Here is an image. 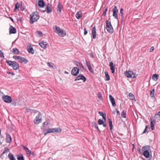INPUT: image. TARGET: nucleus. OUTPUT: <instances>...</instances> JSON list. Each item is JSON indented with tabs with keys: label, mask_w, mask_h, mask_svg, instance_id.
<instances>
[{
	"label": "nucleus",
	"mask_w": 160,
	"mask_h": 160,
	"mask_svg": "<svg viewBox=\"0 0 160 160\" xmlns=\"http://www.w3.org/2000/svg\"><path fill=\"white\" fill-rule=\"evenodd\" d=\"M39 16L38 12H35L32 13L30 15V23L33 24L37 21L39 18Z\"/></svg>",
	"instance_id": "1"
},
{
	"label": "nucleus",
	"mask_w": 160,
	"mask_h": 160,
	"mask_svg": "<svg viewBox=\"0 0 160 160\" xmlns=\"http://www.w3.org/2000/svg\"><path fill=\"white\" fill-rule=\"evenodd\" d=\"M54 31L58 35L61 37H64L65 36L66 33L63 30L61 29L59 27L55 26L53 28Z\"/></svg>",
	"instance_id": "2"
},
{
	"label": "nucleus",
	"mask_w": 160,
	"mask_h": 160,
	"mask_svg": "<svg viewBox=\"0 0 160 160\" xmlns=\"http://www.w3.org/2000/svg\"><path fill=\"white\" fill-rule=\"evenodd\" d=\"M150 147L149 146H143L142 148V151L143 152L142 155H144L146 158H148L150 156L149 150H150Z\"/></svg>",
	"instance_id": "3"
},
{
	"label": "nucleus",
	"mask_w": 160,
	"mask_h": 160,
	"mask_svg": "<svg viewBox=\"0 0 160 160\" xmlns=\"http://www.w3.org/2000/svg\"><path fill=\"white\" fill-rule=\"evenodd\" d=\"M6 62L9 66L12 67L14 70H17L19 68V66L18 63L15 61H12L7 60Z\"/></svg>",
	"instance_id": "4"
},
{
	"label": "nucleus",
	"mask_w": 160,
	"mask_h": 160,
	"mask_svg": "<svg viewBox=\"0 0 160 160\" xmlns=\"http://www.w3.org/2000/svg\"><path fill=\"white\" fill-rule=\"evenodd\" d=\"M61 131L62 129L60 128H50L46 132L44 133V134L45 136L48 133L61 132Z\"/></svg>",
	"instance_id": "5"
},
{
	"label": "nucleus",
	"mask_w": 160,
	"mask_h": 160,
	"mask_svg": "<svg viewBox=\"0 0 160 160\" xmlns=\"http://www.w3.org/2000/svg\"><path fill=\"white\" fill-rule=\"evenodd\" d=\"M125 75L128 78H134L137 76V74L131 71H126L124 73Z\"/></svg>",
	"instance_id": "6"
},
{
	"label": "nucleus",
	"mask_w": 160,
	"mask_h": 160,
	"mask_svg": "<svg viewBox=\"0 0 160 160\" xmlns=\"http://www.w3.org/2000/svg\"><path fill=\"white\" fill-rule=\"evenodd\" d=\"M106 28L108 32L110 33L113 32V29L111 22L107 20H106Z\"/></svg>",
	"instance_id": "7"
},
{
	"label": "nucleus",
	"mask_w": 160,
	"mask_h": 160,
	"mask_svg": "<svg viewBox=\"0 0 160 160\" xmlns=\"http://www.w3.org/2000/svg\"><path fill=\"white\" fill-rule=\"evenodd\" d=\"M2 99L4 102L7 103H10L12 100L11 97L8 95H4L2 97Z\"/></svg>",
	"instance_id": "8"
},
{
	"label": "nucleus",
	"mask_w": 160,
	"mask_h": 160,
	"mask_svg": "<svg viewBox=\"0 0 160 160\" xmlns=\"http://www.w3.org/2000/svg\"><path fill=\"white\" fill-rule=\"evenodd\" d=\"M41 114L39 112L38 115L36 116L34 120V123L35 124L40 123L42 122V118L41 117Z\"/></svg>",
	"instance_id": "9"
},
{
	"label": "nucleus",
	"mask_w": 160,
	"mask_h": 160,
	"mask_svg": "<svg viewBox=\"0 0 160 160\" xmlns=\"http://www.w3.org/2000/svg\"><path fill=\"white\" fill-rule=\"evenodd\" d=\"M113 14L112 15L115 17V18L117 20L118 19V9L117 6H115L112 9Z\"/></svg>",
	"instance_id": "10"
},
{
	"label": "nucleus",
	"mask_w": 160,
	"mask_h": 160,
	"mask_svg": "<svg viewBox=\"0 0 160 160\" xmlns=\"http://www.w3.org/2000/svg\"><path fill=\"white\" fill-rule=\"evenodd\" d=\"M79 70L78 68L76 67H74L71 71V74L73 76H76L79 73Z\"/></svg>",
	"instance_id": "11"
},
{
	"label": "nucleus",
	"mask_w": 160,
	"mask_h": 160,
	"mask_svg": "<svg viewBox=\"0 0 160 160\" xmlns=\"http://www.w3.org/2000/svg\"><path fill=\"white\" fill-rule=\"evenodd\" d=\"M156 120L152 119V118L150 119V125L151 129L153 130L154 129V125L156 123Z\"/></svg>",
	"instance_id": "12"
},
{
	"label": "nucleus",
	"mask_w": 160,
	"mask_h": 160,
	"mask_svg": "<svg viewBox=\"0 0 160 160\" xmlns=\"http://www.w3.org/2000/svg\"><path fill=\"white\" fill-rule=\"evenodd\" d=\"M109 98L110 101L112 103V106L113 107H115L116 106V104L115 103V102L114 98L111 95H109Z\"/></svg>",
	"instance_id": "13"
},
{
	"label": "nucleus",
	"mask_w": 160,
	"mask_h": 160,
	"mask_svg": "<svg viewBox=\"0 0 160 160\" xmlns=\"http://www.w3.org/2000/svg\"><path fill=\"white\" fill-rule=\"evenodd\" d=\"M39 44L42 48L45 49L47 48V46L48 45V44L46 42H44V41H42L39 42Z\"/></svg>",
	"instance_id": "14"
},
{
	"label": "nucleus",
	"mask_w": 160,
	"mask_h": 160,
	"mask_svg": "<svg viewBox=\"0 0 160 160\" xmlns=\"http://www.w3.org/2000/svg\"><path fill=\"white\" fill-rule=\"evenodd\" d=\"M9 33H10L15 34L16 33V28L12 26H11L9 28Z\"/></svg>",
	"instance_id": "15"
},
{
	"label": "nucleus",
	"mask_w": 160,
	"mask_h": 160,
	"mask_svg": "<svg viewBox=\"0 0 160 160\" xmlns=\"http://www.w3.org/2000/svg\"><path fill=\"white\" fill-rule=\"evenodd\" d=\"M109 66L110 69L112 73H114L115 72V66L114 65L113 63L111 62H109Z\"/></svg>",
	"instance_id": "16"
},
{
	"label": "nucleus",
	"mask_w": 160,
	"mask_h": 160,
	"mask_svg": "<svg viewBox=\"0 0 160 160\" xmlns=\"http://www.w3.org/2000/svg\"><path fill=\"white\" fill-rule=\"evenodd\" d=\"M63 8L60 2H58V7L57 9V12L60 13L61 12V10Z\"/></svg>",
	"instance_id": "17"
},
{
	"label": "nucleus",
	"mask_w": 160,
	"mask_h": 160,
	"mask_svg": "<svg viewBox=\"0 0 160 160\" xmlns=\"http://www.w3.org/2000/svg\"><path fill=\"white\" fill-rule=\"evenodd\" d=\"M38 5L40 7L43 8L45 5V3L43 0H39L38 2Z\"/></svg>",
	"instance_id": "18"
},
{
	"label": "nucleus",
	"mask_w": 160,
	"mask_h": 160,
	"mask_svg": "<svg viewBox=\"0 0 160 160\" xmlns=\"http://www.w3.org/2000/svg\"><path fill=\"white\" fill-rule=\"evenodd\" d=\"M92 35L93 38V39H95L96 38V29L95 26H94L92 28Z\"/></svg>",
	"instance_id": "19"
},
{
	"label": "nucleus",
	"mask_w": 160,
	"mask_h": 160,
	"mask_svg": "<svg viewBox=\"0 0 160 160\" xmlns=\"http://www.w3.org/2000/svg\"><path fill=\"white\" fill-rule=\"evenodd\" d=\"M87 65L88 67V68L90 71V72L92 74L94 73V72L92 68V67L91 66L90 64L89 63L86 62Z\"/></svg>",
	"instance_id": "20"
},
{
	"label": "nucleus",
	"mask_w": 160,
	"mask_h": 160,
	"mask_svg": "<svg viewBox=\"0 0 160 160\" xmlns=\"http://www.w3.org/2000/svg\"><path fill=\"white\" fill-rule=\"evenodd\" d=\"M6 140L7 143H10L12 142V138L9 134H7L6 135Z\"/></svg>",
	"instance_id": "21"
},
{
	"label": "nucleus",
	"mask_w": 160,
	"mask_h": 160,
	"mask_svg": "<svg viewBox=\"0 0 160 160\" xmlns=\"http://www.w3.org/2000/svg\"><path fill=\"white\" fill-rule=\"evenodd\" d=\"M19 62L21 63L24 62L25 63H26L28 62V61L25 58L20 56Z\"/></svg>",
	"instance_id": "22"
},
{
	"label": "nucleus",
	"mask_w": 160,
	"mask_h": 160,
	"mask_svg": "<svg viewBox=\"0 0 160 160\" xmlns=\"http://www.w3.org/2000/svg\"><path fill=\"white\" fill-rule=\"evenodd\" d=\"M98 113L100 116L103 117L104 120V121H106V115L105 113L102 112H99Z\"/></svg>",
	"instance_id": "23"
},
{
	"label": "nucleus",
	"mask_w": 160,
	"mask_h": 160,
	"mask_svg": "<svg viewBox=\"0 0 160 160\" xmlns=\"http://www.w3.org/2000/svg\"><path fill=\"white\" fill-rule=\"evenodd\" d=\"M108 122L109 124V126L110 128V130L111 132L112 128V121L111 119L109 118L108 119Z\"/></svg>",
	"instance_id": "24"
},
{
	"label": "nucleus",
	"mask_w": 160,
	"mask_h": 160,
	"mask_svg": "<svg viewBox=\"0 0 160 160\" xmlns=\"http://www.w3.org/2000/svg\"><path fill=\"white\" fill-rule=\"evenodd\" d=\"M12 52L13 53L16 54H19V50L16 48H14L13 49Z\"/></svg>",
	"instance_id": "25"
},
{
	"label": "nucleus",
	"mask_w": 160,
	"mask_h": 160,
	"mask_svg": "<svg viewBox=\"0 0 160 160\" xmlns=\"http://www.w3.org/2000/svg\"><path fill=\"white\" fill-rule=\"evenodd\" d=\"M27 49L29 53H31L32 54H33L34 53V51L32 47H30L29 48H28Z\"/></svg>",
	"instance_id": "26"
},
{
	"label": "nucleus",
	"mask_w": 160,
	"mask_h": 160,
	"mask_svg": "<svg viewBox=\"0 0 160 160\" xmlns=\"http://www.w3.org/2000/svg\"><path fill=\"white\" fill-rule=\"evenodd\" d=\"M104 73L105 75V78L106 80L107 81H109L110 80V77L108 75V72L106 71L104 72Z\"/></svg>",
	"instance_id": "27"
},
{
	"label": "nucleus",
	"mask_w": 160,
	"mask_h": 160,
	"mask_svg": "<svg viewBox=\"0 0 160 160\" xmlns=\"http://www.w3.org/2000/svg\"><path fill=\"white\" fill-rule=\"evenodd\" d=\"M92 126L94 127H95V128H96L97 129V130L98 131V132L99 133H100L101 131L100 130V129H99L97 125V123L95 122H93L92 123Z\"/></svg>",
	"instance_id": "28"
},
{
	"label": "nucleus",
	"mask_w": 160,
	"mask_h": 160,
	"mask_svg": "<svg viewBox=\"0 0 160 160\" xmlns=\"http://www.w3.org/2000/svg\"><path fill=\"white\" fill-rule=\"evenodd\" d=\"M8 157L9 159H10V160H15V158L13 155L11 153H9L8 154Z\"/></svg>",
	"instance_id": "29"
},
{
	"label": "nucleus",
	"mask_w": 160,
	"mask_h": 160,
	"mask_svg": "<svg viewBox=\"0 0 160 160\" xmlns=\"http://www.w3.org/2000/svg\"><path fill=\"white\" fill-rule=\"evenodd\" d=\"M159 76L157 74H153L152 76V79L154 81H156L157 80Z\"/></svg>",
	"instance_id": "30"
},
{
	"label": "nucleus",
	"mask_w": 160,
	"mask_h": 160,
	"mask_svg": "<svg viewBox=\"0 0 160 160\" xmlns=\"http://www.w3.org/2000/svg\"><path fill=\"white\" fill-rule=\"evenodd\" d=\"M23 149L26 151L27 154H29V153H31V151L29 150L28 148L24 146H23Z\"/></svg>",
	"instance_id": "31"
},
{
	"label": "nucleus",
	"mask_w": 160,
	"mask_h": 160,
	"mask_svg": "<svg viewBox=\"0 0 160 160\" xmlns=\"http://www.w3.org/2000/svg\"><path fill=\"white\" fill-rule=\"evenodd\" d=\"M17 159L18 160H24V157L22 154L17 156Z\"/></svg>",
	"instance_id": "32"
},
{
	"label": "nucleus",
	"mask_w": 160,
	"mask_h": 160,
	"mask_svg": "<svg viewBox=\"0 0 160 160\" xmlns=\"http://www.w3.org/2000/svg\"><path fill=\"white\" fill-rule=\"evenodd\" d=\"M126 112L123 110L121 113V117L123 118H125L126 117Z\"/></svg>",
	"instance_id": "33"
},
{
	"label": "nucleus",
	"mask_w": 160,
	"mask_h": 160,
	"mask_svg": "<svg viewBox=\"0 0 160 160\" xmlns=\"http://www.w3.org/2000/svg\"><path fill=\"white\" fill-rule=\"evenodd\" d=\"M52 11V8L51 7H47L46 12L48 13H51Z\"/></svg>",
	"instance_id": "34"
},
{
	"label": "nucleus",
	"mask_w": 160,
	"mask_h": 160,
	"mask_svg": "<svg viewBox=\"0 0 160 160\" xmlns=\"http://www.w3.org/2000/svg\"><path fill=\"white\" fill-rule=\"evenodd\" d=\"M81 80H83L84 82H85L87 80V79L82 74H81Z\"/></svg>",
	"instance_id": "35"
},
{
	"label": "nucleus",
	"mask_w": 160,
	"mask_h": 160,
	"mask_svg": "<svg viewBox=\"0 0 160 160\" xmlns=\"http://www.w3.org/2000/svg\"><path fill=\"white\" fill-rule=\"evenodd\" d=\"M154 91L155 90L154 89H152L151 91H150V96L152 98H154Z\"/></svg>",
	"instance_id": "36"
},
{
	"label": "nucleus",
	"mask_w": 160,
	"mask_h": 160,
	"mask_svg": "<svg viewBox=\"0 0 160 160\" xmlns=\"http://www.w3.org/2000/svg\"><path fill=\"white\" fill-rule=\"evenodd\" d=\"M129 96L132 100H134L135 99L134 96L131 93H129Z\"/></svg>",
	"instance_id": "37"
},
{
	"label": "nucleus",
	"mask_w": 160,
	"mask_h": 160,
	"mask_svg": "<svg viewBox=\"0 0 160 160\" xmlns=\"http://www.w3.org/2000/svg\"><path fill=\"white\" fill-rule=\"evenodd\" d=\"M19 5L18 3H17L15 6V8L14 9V11L15 12L16 11V10L18 9V10L19 8Z\"/></svg>",
	"instance_id": "38"
},
{
	"label": "nucleus",
	"mask_w": 160,
	"mask_h": 160,
	"mask_svg": "<svg viewBox=\"0 0 160 160\" xmlns=\"http://www.w3.org/2000/svg\"><path fill=\"white\" fill-rule=\"evenodd\" d=\"M150 128L148 127V126H146L142 133H146L147 131H148V130Z\"/></svg>",
	"instance_id": "39"
},
{
	"label": "nucleus",
	"mask_w": 160,
	"mask_h": 160,
	"mask_svg": "<svg viewBox=\"0 0 160 160\" xmlns=\"http://www.w3.org/2000/svg\"><path fill=\"white\" fill-rule=\"evenodd\" d=\"M98 124L101 125L103 124V121L102 120L100 119L98 121Z\"/></svg>",
	"instance_id": "40"
},
{
	"label": "nucleus",
	"mask_w": 160,
	"mask_h": 160,
	"mask_svg": "<svg viewBox=\"0 0 160 160\" xmlns=\"http://www.w3.org/2000/svg\"><path fill=\"white\" fill-rule=\"evenodd\" d=\"M54 64L52 62H48L47 63V65L50 67L53 68V65Z\"/></svg>",
	"instance_id": "41"
},
{
	"label": "nucleus",
	"mask_w": 160,
	"mask_h": 160,
	"mask_svg": "<svg viewBox=\"0 0 160 160\" xmlns=\"http://www.w3.org/2000/svg\"><path fill=\"white\" fill-rule=\"evenodd\" d=\"M9 151V149L8 148H5V149L4 150V151H3V152L2 153V155L3 154L5 153L6 152H8Z\"/></svg>",
	"instance_id": "42"
},
{
	"label": "nucleus",
	"mask_w": 160,
	"mask_h": 160,
	"mask_svg": "<svg viewBox=\"0 0 160 160\" xmlns=\"http://www.w3.org/2000/svg\"><path fill=\"white\" fill-rule=\"evenodd\" d=\"M123 10L122 8L120 9V15H121V17H122V18H123Z\"/></svg>",
	"instance_id": "43"
},
{
	"label": "nucleus",
	"mask_w": 160,
	"mask_h": 160,
	"mask_svg": "<svg viewBox=\"0 0 160 160\" xmlns=\"http://www.w3.org/2000/svg\"><path fill=\"white\" fill-rule=\"evenodd\" d=\"M76 18L79 19L80 18V14L79 13V12H78L75 15Z\"/></svg>",
	"instance_id": "44"
},
{
	"label": "nucleus",
	"mask_w": 160,
	"mask_h": 160,
	"mask_svg": "<svg viewBox=\"0 0 160 160\" xmlns=\"http://www.w3.org/2000/svg\"><path fill=\"white\" fill-rule=\"evenodd\" d=\"M20 58V56H14L13 57V58L15 59L16 60H19Z\"/></svg>",
	"instance_id": "45"
},
{
	"label": "nucleus",
	"mask_w": 160,
	"mask_h": 160,
	"mask_svg": "<svg viewBox=\"0 0 160 160\" xmlns=\"http://www.w3.org/2000/svg\"><path fill=\"white\" fill-rule=\"evenodd\" d=\"M0 57L1 58L2 57L3 58H4V53L1 50H0Z\"/></svg>",
	"instance_id": "46"
},
{
	"label": "nucleus",
	"mask_w": 160,
	"mask_h": 160,
	"mask_svg": "<svg viewBox=\"0 0 160 160\" xmlns=\"http://www.w3.org/2000/svg\"><path fill=\"white\" fill-rule=\"evenodd\" d=\"M155 116H157V118L158 119H160V111L158 112L157 114H155Z\"/></svg>",
	"instance_id": "47"
},
{
	"label": "nucleus",
	"mask_w": 160,
	"mask_h": 160,
	"mask_svg": "<svg viewBox=\"0 0 160 160\" xmlns=\"http://www.w3.org/2000/svg\"><path fill=\"white\" fill-rule=\"evenodd\" d=\"M98 97L99 98H100V99H102V94L100 92H99L98 93Z\"/></svg>",
	"instance_id": "48"
},
{
	"label": "nucleus",
	"mask_w": 160,
	"mask_h": 160,
	"mask_svg": "<svg viewBox=\"0 0 160 160\" xmlns=\"http://www.w3.org/2000/svg\"><path fill=\"white\" fill-rule=\"evenodd\" d=\"M37 32L38 34L41 37L42 36L43 33L41 31H38Z\"/></svg>",
	"instance_id": "49"
},
{
	"label": "nucleus",
	"mask_w": 160,
	"mask_h": 160,
	"mask_svg": "<svg viewBox=\"0 0 160 160\" xmlns=\"http://www.w3.org/2000/svg\"><path fill=\"white\" fill-rule=\"evenodd\" d=\"M80 80V74L78 76L76 77L75 79V81H76L77 80Z\"/></svg>",
	"instance_id": "50"
},
{
	"label": "nucleus",
	"mask_w": 160,
	"mask_h": 160,
	"mask_svg": "<svg viewBox=\"0 0 160 160\" xmlns=\"http://www.w3.org/2000/svg\"><path fill=\"white\" fill-rule=\"evenodd\" d=\"M154 49V48L153 47H152L150 49V52H152L153 51Z\"/></svg>",
	"instance_id": "51"
},
{
	"label": "nucleus",
	"mask_w": 160,
	"mask_h": 160,
	"mask_svg": "<svg viewBox=\"0 0 160 160\" xmlns=\"http://www.w3.org/2000/svg\"><path fill=\"white\" fill-rule=\"evenodd\" d=\"M90 57L92 58H94V54L93 53H91L89 54Z\"/></svg>",
	"instance_id": "52"
},
{
	"label": "nucleus",
	"mask_w": 160,
	"mask_h": 160,
	"mask_svg": "<svg viewBox=\"0 0 160 160\" xmlns=\"http://www.w3.org/2000/svg\"><path fill=\"white\" fill-rule=\"evenodd\" d=\"M137 151H138V153H139V154H141V149L140 148H138V149H137Z\"/></svg>",
	"instance_id": "53"
},
{
	"label": "nucleus",
	"mask_w": 160,
	"mask_h": 160,
	"mask_svg": "<svg viewBox=\"0 0 160 160\" xmlns=\"http://www.w3.org/2000/svg\"><path fill=\"white\" fill-rule=\"evenodd\" d=\"M87 33H88L87 31L86 30V29L85 28H84V34L85 35H86L87 34Z\"/></svg>",
	"instance_id": "54"
},
{
	"label": "nucleus",
	"mask_w": 160,
	"mask_h": 160,
	"mask_svg": "<svg viewBox=\"0 0 160 160\" xmlns=\"http://www.w3.org/2000/svg\"><path fill=\"white\" fill-rule=\"evenodd\" d=\"M102 124H103V126L104 127H106V122H103V123Z\"/></svg>",
	"instance_id": "55"
},
{
	"label": "nucleus",
	"mask_w": 160,
	"mask_h": 160,
	"mask_svg": "<svg viewBox=\"0 0 160 160\" xmlns=\"http://www.w3.org/2000/svg\"><path fill=\"white\" fill-rule=\"evenodd\" d=\"M48 7H51V5L49 3H48L47 5V8Z\"/></svg>",
	"instance_id": "56"
},
{
	"label": "nucleus",
	"mask_w": 160,
	"mask_h": 160,
	"mask_svg": "<svg viewBox=\"0 0 160 160\" xmlns=\"http://www.w3.org/2000/svg\"><path fill=\"white\" fill-rule=\"evenodd\" d=\"M116 111H117V114H119V115H120V113L118 111V110L117 109H116Z\"/></svg>",
	"instance_id": "57"
},
{
	"label": "nucleus",
	"mask_w": 160,
	"mask_h": 160,
	"mask_svg": "<svg viewBox=\"0 0 160 160\" xmlns=\"http://www.w3.org/2000/svg\"><path fill=\"white\" fill-rule=\"evenodd\" d=\"M77 26H78V25L77 23H74V27L75 28H77Z\"/></svg>",
	"instance_id": "58"
},
{
	"label": "nucleus",
	"mask_w": 160,
	"mask_h": 160,
	"mask_svg": "<svg viewBox=\"0 0 160 160\" xmlns=\"http://www.w3.org/2000/svg\"><path fill=\"white\" fill-rule=\"evenodd\" d=\"M106 12L104 11L102 14V15L104 16H105L106 15Z\"/></svg>",
	"instance_id": "59"
},
{
	"label": "nucleus",
	"mask_w": 160,
	"mask_h": 160,
	"mask_svg": "<svg viewBox=\"0 0 160 160\" xmlns=\"http://www.w3.org/2000/svg\"><path fill=\"white\" fill-rule=\"evenodd\" d=\"M31 153H29V154H32V155H34V152H31Z\"/></svg>",
	"instance_id": "60"
},
{
	"label": "nucleus",
	"mask_w": 160,
	"mask_h": 160,
	"mask_svg": "<svg viewBox=\"0 0 160 160\" xmlns=\"http://www.w3.org/2000/svg\"><path fill=\"white\" fill-rule=\"evenodd\" d=\"M107 10H108V7H107L106 9H105V10H104V12H107Z\"/></svg>",
	"instance_id": "61"
},
{
	"label": "nucleus",
	"mask_w": 160,
	"mask_h": 160,
	"mask_svg": "<svg viewBox=\"0 0 160 160\" xmlns=\"http://www.w3.org/2000/svg\"><path fill=\"white\" fill-rule=\"evenodd\" d=\"M11 74L12 76L15 75V73H13V72H12V73L11 72Z\"/></svg>",
	"instance_id": "62"
},
{
	"label": "nucleus",
	"mask_w": 160,
	"mask_h": 160,
	"mask_svg": "<svg viewBox=\"0 0 160 160\" xmlns=\"http://www.w3.org/2000/svg\"><path fill=\"white\" fill-rule=\"evenodd\" d=\"M46 123V122H44L43 124H42V125L43 126H44V125L45 124V123Z\"/></svg>",
	"instance_id": "63"
},
{
	"label": "nucleus",
	"mask_w": 160,
	"mask_h": 160,
	"mask_svg": "<svg viewBox=\"0 0 160 160\" xmlns=\"http://www.w3.org/2000/svg\"><path fill=\"white\" fill-rule=\"evenodd\" d=\"M84 68L83 66H82V65L81 64V68Z\"/></svg>",
	"instance_id": "64"
}]
</instances>
